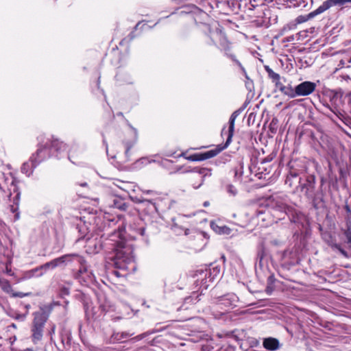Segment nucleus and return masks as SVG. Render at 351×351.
<instances>
[{"label":"nucleus","instance_id":"nucleus-1","mask_svg":"<svg viewBox=\"0 0 351 351\" xmlns=\"http://www.w3.org/2000/svg\"><path fill=\"white\" fill-rule=\"evenodd\" d=\"M112 261L115 267L121 269H129V265L134 262L132 246L123 241L117 243Z\"/></svg>","mask_w":351,"mask_h":351},{"label":"nucleus","instance_id":"nucleus-2","mask_svg":"<svg viewBox=\"0 0 351 351\" xmlns=\"http://www.w3.org/2000/svg\"><path fill=\"white\" fill-rule=\"evenodd\" d=\"M241 112L240 110H237L234 111L230 116V120H229V128H228V136L227 138V140L226 141V143L223 146L221 147L220 148H216L214 149H211L209 151H207L204 153H201V156L202 158V160L211 158L217 156L220 152H221L223 149L226 148L228 145L232 141V138L234 134V123L237 117L239 115Z\"/></svg>","mask_w":351,"mask_h":351},{"label":"nucleus","instance_id":"nucleus-3","mask_svg":"<svg viewBox=\"0 0 351 351\" xmlns=\"http://www.w3.org/2000/svg\"><path fill=\"white\" fill-rule=\"evenodd\" d=\"M47 319V318L44 313H38L35 314L31 328L32 339L34 344L42 339L43 328Z\"/></svg>","mask_w":351,"mask_h":351},{"label":"nucleus","instance_id":"nucleus-4","mask_svg":"<svg viewBox=\"0 0 351 351\" xmlns=\"http://www.w3.org/2000/svg\"><path fill=\"white\" fill-rule=\"evenodd\" d=\"M54 149L57 154H60L61 152H64L66 149V145L62 142L59 141L58 138H53L51 141L50 147L48 148L47 145L43 146V148H38L36 152V156L38 158V162L44 159L47 155L48 154V149Z\"/></svg>","mask_w":351,"mask_h":351},{"label":"nucleus","instance_id":"nucleus-5","mask_svg":"<svg viewBox=\"0 0 351 351\" xmlns=\"http://www.w3.org/2000/svg\"><path fill=\"white\" fill-rule=\"evenodd\" d=\"M73 258H78L79 261L82 263L83 261L80 256L76 254H69L63 255L60 257L55 258L49 262L45 263L40 266V269H47L49 268L54 269L58 266L66 264L73 261Z\"/></svg>","mask_w":351,"mask_h":351},{"label":"nucleus","instance_id":"nucleus-6","mask_svg":"<svg viewBox=\"0 0 351 351\" xmlns=\"http://www.w3.org/2000/svg\"><path fill=\"white\" fill-rule=\"evenodd\" d=\"M316 84L314 82L306 81L295 86L297 97L307 96L315 90Z\"/></svg>","mask_w":351,"mask_h":351},{"label":"nucleus","instance_id":"nucleus-7","mask_svg":"<svg viewBox=\"0 0 351 351\" xmlns=\"http://www.w3.org/2000/svg\"><path fill=\"white\" fill-rule=\"evenodd\" d=\"M285 197L276 196L273 199L272 206L276 210L287 213L292 210V207L288 205Z\"/></svg>","mask_w":351,"mask_h":351},{"label":"nucleus","instance_id":"nucleus-8","mask_svg":"<svg viewBox=\"0 0 351 351\" xmlns=\"http://www.w3.org/2000/svg\"><path fill=\"white\" fill-rule=\"evenodd\" d=\"M302 191H304V195L308 197H311L315 192V176L310 175L306 177V182L302 185Z\"/></svg>","mask_w":351,"mask_h":351},{"label":"nucleus","instance_id":"nucleus-9","mask_svg":"<svg viewBox=\"0 0 351 351\" xmlns=\"http://www.w3.org/2000/svg\"><path fill=\"white\" fill-rule=\"evenodd\" d=\"M83 261L82 263L79 261L78 258H75L78 263L82 265L81 268L76 274V278L82 279L84 281H92L93 280V275L91 271H89L86 265H84L85 261L80 257Z\"/></svg>","mask_w":351,"mask_h":351},{"label":"nucleus","instance_id":"nucleus-10","mask_svg":"<svg viewBox=\"0 0 351 351\" xmlns=\"http://www.w3.org/2000/svg\"><path fill=\"white\" fill-rule=\"evenodd\" d=\"M308 198L311 200L312 205L315 209L325 206L324 193L322 190H319L316 193L314 192L313 195Z\"/></svg>","mask_w":351,"mask_h":351},{"label":"nucleus","instance_id":"nucleus-11","mask_svg":"<svg viewBox=\"0 0 351 351\" xmlns=\"http://www.w3.org/2000/svg\"><path fill=\"white\" fill-rule=\"evenodd\" d=\"M324 12V8H317L316 10H315L314 11L308 13V14L306 15H300V16H298L297 18H296V23L300 24V23H304L313 18H314L315 16H316L318 14H322V12Z\"/></svg>","mask_w":351,"mask_h":351},{"label":"nucleus","instance_id":"nucleus-12","mask_svg":"<svg viewBox=\"0 0 351 351\" xmlns=\"http://www.w3.org/2000/svg\"><path fill=\"white\" fill-rule=\"evenodd\" d=\"M281 93H282L284 95L288 96L290 98H294L297 97L296 93H295V87L293 88L290 84H288L287 86L283 85L282 83L278 84L277 83V87Z\"/></svg>","mask_w":351,"mask_h":351},{"label":"nucleus","instance_id":"nucleus-13","mask_svg":"<svg viewBox=\"0 0 351 351\" xmlns=\"http://www.w3.org/2000/svg\"><path fill=\"white\" fill-rule=\"evenodd\" d=\"M263 347L269 350L274 351L279 348V341L273 337L265 338L263 342Z\"/></svg>","mask_w":351,"mask_h":351},{"label":"nucleus","instance_id":"nucleus-14","mask_svg":"<svg viewBox=\"0 0 351 351\" xmlns=\"http://www.w3.org/2000/svg\"><path fill=\"white\" fill-rule=\"evenodd\" d=\"M237 301L238 298L234 294H228L219 299L221 304L226 306H236Z\"/></svg>","mask_w":351,"mask_h":351},{"label":"nucleus","instance_id":"nucleus-15","mask_svg":"<svg viewBox=\"0 0 351 351\" xmlns=\"http://www.w3.org/2000/svg\"><path fill=\"white\" fill-rule=\"evenodd\" d=\"M346 3H351V0H327L319 8H324L326 11L332 5H343Z\"/></svg>","mask_w":351,"mask_h":351},{"label":"nucleus","instance_id":"nucleus-16","mask_svg":"<svg viewBox=\"0 0 351 351\" xmlns=\"http://www.w3.org/2000/svg\"><path fill=\"white\" fill-rule=\"evenodd\" d=\"M265 69L267 71L268 76L269 78L272 80V81L275 83L276 86L277 87V83L280 84V76L279 74L275 73L269 66H265Z\"/></svg>","mask_w":351,"mask_h":351},{"label":"nucleus","instance_id":"nucleus-17","mask_svg":"<svg viewBox=\"0 0 351 351\" xmlns=\"http://www.w3.org/2000/svg\"><path fill=\"white\" fill-rule=\"evenodd\" d=\"M112 206L121 210H125L128 208V205L123 201V199L120 198H114L113 199Z\"/></svg>","mask_w":351,"mask_h":351},{"label":"nucleus","instance_id":"nucleus-18","mask_svg":"<svg viewBox=\"0 0 351 351\" xmlns=\"http://www.w3.org/2000/svg\"><path fill=\"white\" fill-rule=\"evenodd\" d=\"M0 287L4 292L10 295L12 293L13 289L8 280L0 278Z\"/></svg>","mask_w":351,"mask_h":351},{"label":"nucleus","instance_id":"nucleus-19","mask_svg":"<svg viewBox=\"0 0 351 351\" xmlns=\"http://www.w3.org/2000/svg\"><path fill=\"white\" fill-rule=\"evenodd\" d=\"M192 171L202 175L203 178L211 176V169L208 168H194Z\"/></svg>","mask_w":351,"mask_h":351},{"label":"nucleus","instance_id":"nucleus-20","mask_svg":"<svg viewBox=\"0 0 351 351\" xmlns=\"http://www.w3.org/2000/svg\"><path fill=\"white\" fill-rule=\"evenodd\" d=\"M331 247L333 250H338L344 257L348 258V256H349L348 254L347 253L346 251H345L343 248H341L340 245H339L337 243H334V244L331 245Z\"/></svg>","mask_w":351,"mask_h":351},{"label":"nucleus","instance_id":"nucleus-21","mask_svg":"<svg viewBox=\"0 0 351 351\" xmlns=\"http://www.w3.org/2000/svg\"><path fill=\"white\" fill-rule=\"evenodd\" d=\"M135 143H136L135 141L123 142V143L125 145V155H126V156H129L130 150L134 145Z\"/></svg>","mask_w":351,"mask_h":351},{"label":"nucleus","instance_id":"nucleus-22","mask_svg":"<svg viewBox=\"0 0 351 351\" xmlns=\"http://www.w3.org/2000/svg\"><path fill=\"white\" fill-rule=\"evenodd\" d=\"M130 336L128 333L122 332L121 334L117 333V335H114V339L117 341H122L123 339L127 338Z\"/></svg>","mask_w":351,"mask_h":351},{"label":"nucleus","instance_id":"nucleus-23","mask_svg":"<svg viewBox=\"0 0 351 351\" xmlns=\"http://www.w3.org/2000/svg\"><path fill=\"white\" fill-rule=\"evenodd\" d=\"M226 189L228 193L231 195H235L237 193L236 188L232 184H228L226 186Z\"/></svg>","mask_w":351,"mask_h":351},{"label":"nucleus","instance_id":"nucleus-24","mask_svg":"<svg viewBox=\"0 0 351 351\" xmlns=\"http://www.w3.org/2000/svg\"><path fill=\"white\" fill-rule=\"evenodd\" d=\"M31 295V293H22V292H14L12 291V293H11V296L12 297H14V298H23L25 296H27V295Z\"/></svg>","mask_w":351,"mask_h":351},{"label":"nucleus","instance_id":"nucleus-25","mask_svg":"<svg viewBox=\"0 0 351 351\" xmlns=\"http://www.w3.org/2000/svg\"><path fill=\"white\" fill-rule=\"evenodd\" d=\"M189 159L192 160V161H202V156H201V153H199V154H195L191 155L189 157Z\"/></svg>","mask_w":351,"mask_h":351},{"label":"nucleus","instance_id":"nucleus-26","mask_svg":"<svg viewBox=\"0 0 351 351\" xmlns=\"http://www.w3.org/2000/svg\"><path fill=\"white\" fill-rule=\"evenodd\" d=\"M351 62V57H345L343 59H341L340 61H339V66H341V67H343L345 66V65L347 64V63H350Z\"/></svg>","mask_w":351,"mask_h":351},{"label":"nucleus","instance_id":"nucleus-27","mask_svg":"<svg viewBox=\"0 0 351 351\" xmlns=\"http://www.w3.org/2000/svg\"><path fill=\"white\" fill-rule=\"evenodd\" d=\"M345 235L348 240V243L351 245V227L348 226L347 230L345 231Z\"/></svg>","mask_w":351,"mask_h":351},{"label":"nucleus","instance_id":"nucleus-28","mask_svg":"<svg viewBox=\"0 0 351 351\" xmlns=\"http://www.w3.org/2000/svg\"><path fill=\"white\" fill-rule=\"evenodd\" d=\"M137 232L142 237H144L145 235V228L141 227L137 229Z\"/></svg>","mask_w":351,"mask_h":351},{"label":"nucleus","instance_id":"nucleus-29","mask_svg":"<svg viewBox=\"0 0 351 351\" xmlns=\"http://www.w3.org/2000/svg\"><path fill=\"white\" fill-rule=\"evenodd\" d=\"M230 232V229L226 227V226H223L221 228V231L220 232V233H223V234H229Z\"/></svg>","mask_w":351,"mask_h":351},{"label":"nucleus","instance_id":"nucleus-30","mask_svg":"<svg viewBox=\"0 0 351 351\" xmlns=\"http://www.w3.org/2000/svg\"><path fill=\"white\" fill-rule=\"evenodd\" d=\"M55 330H56V326H55V325H53L52 327H51V330L49 332V334L50 335V339H51V341L53 340L52 335H53V334H54Z\"/></svg>","mask_w":351,"mask_h":351},{"label":"nucleus","instance_id":"nucleus-31","mask_svg":"<svg viewBox=\"0 0 351 351\" xmlns=\"http://www.w3.org/2000/svg\"><path fill=\"white\" fill-rule=\"evenodd\" d=\"M143 202H145V203H147L148 204H150L154 208V209L155 210H157L156 204L154 203H152L151 200H144Z\"/></svg>","mask_w":351,"mask_h":351},{"label":"nucleus","instance_id":"nucleus-32","mask_svg":"<svg viewBox=\"0 0 351 351\" xmlns=\"http://www.w3.org/2000/svg\"><path fill=\"white\" fill-rule=\"evenodd\" d=\"M24 317H25V315H21V314H17L16 316L15 317V319H23Z\"/></svg>","mask_w":351,"mask_h":351},{"label":"nucleus","instance_id":"nucleus-33","mask_svg":"<svg viewBox=\"0 0 351 351\" xmlns=\"http://www.w3.org/2000/svg\"><path fill=\"white\" fill-rule=\"evenodd\" d=\"M274 280V278L272 276H270L269 278H268V284H271Z\"/></svg>","mask_w":351,"mask_h":351},{"label":"nucleus","instance_id":"nucleus-34","mask_svg":"<svg viewBox=\"0 0 351 351\" xmlns=\"http://www.w3.org/2000/svg\"><path fill=\"white\" fill-rule=\"evenodd\" d=\"M348 223H351V212L347 215Z\"/></svg>","mask_w":351,"mask_h":351},{"label":"nucleus","instance_id":"nucleus-35","mask_svg":"<svg viewBox=\"0 0 351 351\" xmlns=\"http://www.w3.org/2000/svg\"><path fill=\"white\" fill-rule=\"evenodd\" d=\"M345 210H346L347 214L351 213V209L348 205L345 206Z\"/></svg>","mask_w":351,"mask_h":351},{"label":"nucleus","instance_id":"nucleus-36","mask_svg":"<svg viewBox=\"0 0 351 351\" xmlns=\"http://www.w3.org/2000/svg\"><path fill=\"white\" fill-rule=\"evenodd\" d=\"M62 292H63L64 294H69V290L66 288H63L62 289Z\"/></svg>","mask_w":351,"mask_h":351},{"label":"nucleus","instance_id":"nucleus-37","mask_svg":"<svg viewBox=\"0 0 351 351\" xmlns=\"http://www.w3.org/2000/svg\"><path fill=\"white\" fill-rule=\"evenodd\" d=\"M113 274L117 276V277H119L121 275H120V273L117 271H113Z\"/></svg>","mask_w":351,"mask_h":351},{"label":"nucleus","instance_id":"nucleus-38","mask_svg":"<svg viewBox=\"0 0 351 351\" xmlns=\"http://www.w3.org/2000/svg\"><path fill=\"white\" fill-rule=\"evenodd\" d=\"M35 160H36V158L34 156H33V157L32 158V163H34V162H35ZM33 165L35 167V165H34V164H33Z\"/></svg>","mask_w":351,"mask_h":351},{"label":"nucleus","instance_id":"nucleus-39","mask_svg":"<svg viewBox=\"0 0 351 351\" xmlns=\"http://www.w3.org/2000/svg\"><path fill=\"white\" fill-rule=\"evenodd\" d=\"M26 166H27V164H23V167H22V171H24L25 170V167H26Z\"/></svg>","mask_w":351,"mask_h":351},{"label":"nucleus","instance_id":"nucleus-40","mask_svg":"<svg viewBox=\"0 0 351 351\" xmlns=\"http://www.w3.org/2000/svg\"><path fill=\"white\" fill-rule=\"evenodd\" d=\"M208 205H209V202H205L204 203V206H208Z\"/></svg>","mask_w":351,"mask_h":351},{"label":"nucleus","instance_id":"nucleus-41","mask_svg":"<svg viewBox=\"0 0 351 351\" xmlns=\"http://www.w3.org/2000/svg\"><path fill=\"white\" fill-rule=\"evenodd\" d=\"M80 185L82 186H87V183L86 182H84V183H82Z\"/></svg>","mask_w":351,"mask_h":351},{"label":"nucleus","instance_id":"nucleus-42","mask_svg":"<svg viewBox=\"0 0 351 351\" xmlns=\"http://www.w3.org/2000/svg\"><path fill=\"white\" fill-rule=\"evenodd\" d=\"M321 182H322V184H321V185H323V184H324V179H323V178L322 179Z\"/></svg>","mask_w":351,"mask_h":351},{"label":"nucleus","instance_id":"nucleus-43","mask_svg":"<svg viewBox=\"0 0 351 351\" xmlns=\"http://www.w3.org/2000/svg\"><path fill=\"white\" fill-rule=\"evenodd\" d=\"M202 182H203V180H202ZM202 184V182H201L200 184H199V185H198L196 188H197V187H199V186H201V184Z\"/></svg>","mask_w":351,"mask_h":351},{"label":"nucleus","instance_id":"nucleus-44","mask_svg":"<svg viewBox=\"0 0 351 351\" xmlns=\"http://www.w3.org/2000/svg\"><path fill=\"white\" fill-rule=\"evenodd\" d=\"M10 271H11V270H10V269H8L7 268V272H8V273H10Z\"/></svg>","mask_w":351,"mask_h":351},{"label":"nucleus","instance_id":"nucleus-45","mask_svg":"<svg viewBox=\"0 0 351 351\" xmlns=\"http://www.w3.org/2000/svg\"><path fill=\"white\" fill-rule=\"evenodd\" d=\"M12 326L14 327V328H16V325L14 324H12Z\"/></svg>","mask_w":351,"mask_h":351},{"label":"nucleus","instance_id":"nucleus-46","mask_svg":"<svg viewBox=\"0 0 351 351\" xmlns=\"http://www.w3.org/2000/svg\"><path fill=\"white\" fill-rule=\"evenodd\" d=\"M65 340H62V343L64 345Z\"/></svg>","mask_w":351,"mask_h":351},{"label":"nucleus","instance_id":"nucleus-47","mask_svg":"<svg viewBox=\"0 0 351 351\" xmlns=\"http://www.w3.org/2000/svg\"><path fill=\"white\" fill-rule=\"evenodd\" d=\"M291 175L292 176H293V177H295V176H296V174H295V173H294V174H291Z\"/></svg>","mask_w":351,"mask_h":351},{"label":"nucleus","instance_id":"nucleus-48","mask_svg":"<svg viewBox=\"0 0 351 351\" xmlns=\"http://www.w3.org/2000/svg\"><path fill=\"white\" fill-rule=\"evenodd\" d=\"M71 155H70V154H69V158L70 160H71Z\"/></svg>","mask_w":351,"mask_h":351},{"label":"nucleus","instance_id":"nucleus-49","mask_svg":"<svg viewBox=\"0 0 351 351\" xmlns=\"http://www.w3.org/2000/svg\"><path fill=\"white\" fill-rule=\"evenodd\" d=\"M38 270V268L35 269V272H36Z\"/></svg>","mask_w":351,"mask_h":351},{"label":"nucleus","instance_id":"nucleus-50","mask_svg":"<svg viewBox=\"0 0 351 351\" xmlns=\"http://www.w3.org/2000/svg\"><path fill=\"white\" fill-rule=\"evenodd\" d=\"M269 289V287L268 286V287H267V291H268Z\"/></svg>","mask_w":351,"mask_h":351},{"label":"nucleus","instance_id":"nucleus-51","mask_svg":"<svg viewBox=\"0 0 351 351\" xmlns=\"http://www.w3.org/2000/svg\"><path fill=\"white\" fill-rule=\"evenodd\" d=\"M231 57H232V60H234V56H231Z\"/></svg>","mask_w":351,"mask_h":351}]
</instances>
